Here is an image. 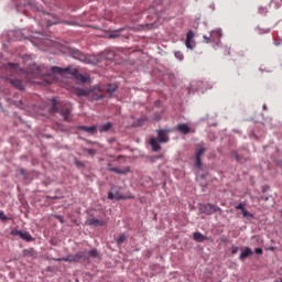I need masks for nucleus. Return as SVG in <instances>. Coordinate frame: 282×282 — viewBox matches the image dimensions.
Masks as SVG:
<instances>
[{"label":"nucleus","mask_w":282,"mask_h":282,"mask_svg":"<svg viewBox=\"0 0 282 282\" xmlns=\"http://www.w3.org/2000/svg\"><path fill=\"white\" fill-rule=\"evenodd\" d=\"M158 141L161 143L169 142V137L166 135V132L164 130H158Z\"/></svg>","instance_id":"nucleus-12"},{"label":"nucleus","mask_w":282,"mask_h":282,"mask_svg":"<svg viewBox=\"0 0 282 282\" xmlns=\"http://www.w3.org/2000/svg\"><path fill=\"white\" fill-rule=\"evenodd\" d=\"M118 89V85L116 84H108L105 88V90L107 91V94H110V96L112 94H115V91Z\"/></svg>","instance_id":"nucleus-17"},{"label":"nucleus","mask_w":282,"mask_h":282,"mask_svg":"<svg viewBox=\"0 0 282 282\" xmlns=\"http://www.w3.org/2000/svg\"><path fill=\"white\" fill-rule=\"evenodd\" d=\"M195 39V33L193 31H188L186 35V41H193Z\"/></svg>","instance_id":"nucleus-28"},{"label":"nucleus","mask_w":282,"mask_h":282,"mask_svg":"<svg viewBox=\"0 0 282 282\" xmlns=\"http://www.w3.org/2000/svg\"><path fill=\"white\" fill-rule=\"evenodd\" d=\"M75 94H76V96H89V91L88 90H85V89H82V88H77L76 90H75Z\"/></svg>","instance_id":"nucleus-25"},{"label":"nucleus","mask_w":282,"mask_h":282,"mask_svg":"<svg viewBox=\"0 0 282 282\" xmlns=\"http://www.w3.org/2000/svg\"><path fill=\"white\" fill-rule=\"evenodd\" d=\"M56 261H66L68 263H91L89 256H87V252L85 251H79L76 254L58 258Z\"/></svg>","instance_id":"nucleus-1"},{"label":"nucleus","mask_w":282,"mask_h":282,"mask_svg":"<svg viewBox=\"0 0 282 282\" xmlns=\"http://www.w3.org/2000/svg\"><path fill=\"white\" fill-rule=\"evenodd\" d=\"M23 254H30V251L29 250H24Z\"/></svg>","instance_id":"nucleus-42"},{"label":"nucleus","mask_w":282,"mask_h":282,"mask_svg":"<svg viewBox=\"0 0 282 282\" xmlns=\"http://www.w3.org/2000/svg\"><path fill=\"white\" fill-rule=\"evenodd\" d=\"M147 28H153V24H147Z\"/></svg>","instance_id":"nucleus-45"},{"label":"nucleus","mask_w":282,"mask_h":282,"mask_svg":"<svg viewBox=\"0 0 282 282\" xmlns=\"http://www.w3.org/2000/svg\"><path fill=\"white\" fill-rule=\"evenodd\" d=\"M20 174L21 175H25V170L24 169H20Z\"/></svg>","instance_id":"nucleus-40"},{"label":"nucleus","mask_w":282,"mask_h":282,"mask_svg":"<svg viewBox=\"0 0 282 282\" xmlns=\"http://www.w3.org/2000/svg\"><path fill=\"white\" fill-rule=\"evenodd\" d=\"M112 39H116V36H118V34H112L110 35Z\"/></svg>","instance_id":"nucleus-44"},{"label":"nucleus","mask_w":282,"mask_h":282,"mask_svg":"<svg viewBox=\"0 0 282 282\" xmlns=\"http://www.w3.org/2000/svg\"><path fill=\"white\" fill-rule=\"evenodd\" d=\"M242 216H243V217H252V214H250V212H248V210L245 209V210L242 212Z\"/></svg>","instance_id":"nucleus-34"},{"label":"nucleus","mask_w":282,"mask_h":282,"mask_svg":"<svg viewBox=\"0 0 282 282\" xmlns=\"http://www.w3.org/2000/svg\"><path fill=\"white\" fill-rule=\"evenodd\" d=\"M254 252H256V254H263V249L257 248V249L254 250Z\"/></svg>","instance_id":"nucleus-36"},{"label":"nucleus","mask_w":282,"mask_h":282,"mask_svg":"<svg viewBox=\"0 0 282 282\" xmlns=\"http://www.w3.org/2000/svg\"><path fill=\"white\" fill-rule=\"evenodd\" d=\"M20 237L24 241H32V236L28 231H20Z\"/></svg>","instance_id":"nucleus-22"},{"label":"nucleus","mask_w":282,"mask_h":282,"mask_svg":"<svg viewBox=\"0 0 282 282\" xmlns=\"http://www.w3.org/2000/svg\"><path fill=\"white\" fill-rule=\"evenodd\" d=\"M213 36H219V32L214 31L212 32L210 36L204 35V40L206 41V43H213Z\"/></svg>","instance_id":"nucleus-21"},{"label":"nucleus","mask_w":282,"mask_h":282,"mask_svg":"<svg viewBox=\"0 0 282 282\" xmlns=\"http://www.w3.org/2000/svg\"><path fill=\"white\" fill-rule=\"evenodd\" d=\"M248 257H252V249L247 247L240 254V261H246V259H248Z\"/></svg>","instance_id":"nucleus-14"},{"label":"nucleus","mask_w":282,"mask_h":282,"mask_svg":"<svg viewBox=\"0 0 282 282\" xmlns=\"http://www.w3.org/2000/svg\"><path fill=\"white\" fill-rule=\"evenodd\" d=\"M194 241H197L198 243H202L208 239L206 236H204L202 232H194L193 234Z\"/></svg>","instance_id":"nucleus-13"},{"label":"nucleus","mask_w":282,"mask_h":282,"mask_svg":"<svg viewBox=\"0 0 282 282\" xmlns=\"http://www.w3.org/2000/svg\"><path fill=\"white\" fill-rule=\"evenodd\" d=\"M78 129H80V131H85L86 133H89L90 135H94V133H96L98 127H96V126H91V127L80 126V127H78Z\"/></svg>","instance_id":"nucleus-10"},{"label":"nucleus","mask_w":282,"mask_h":282,"mask_svg":"<svg viewBox=\"0 0 282 282\" xmlns=\"http://www.w3.org/2000/svg\"><path fill=\"white\" fill-rule=\"evenodd\" d=\"M4 69L6 72H8V76L9 74H13V72H17L19 69V64L8 63L7 65H4Z\"/></svg>","instance_id":"nucleus-9"},{"label":"nucleus","mask_w":282,"mask_h":282,"mask_svg":"<svg viewBox=\"0 0 282 282\" xmlns=\"http://www.w3.org/2000/svg\"><path fill=\"white\" fill-rule=\"evenodd\" d=\"M88 155H96V150L95 149H87L86 150Z\"/></svg>","instance_id":"nucleus-31"},{"label":"nucleus","mask_w":282,"mask_h":282,"mask_svg":"<svg viewBox=\"0 0 282 282\" xmlns=\"http://www.w3.org/2000/svg\"><path fill=\"white\" fill-rule=\"evenodd\" d=\"M11 235H13V237H17V235L20 237L21 231L18 230V229H13V230L11 231Z\"/></svg>","instance_id":"nucleus-32"},{"label":"nucleus","mask_w":282,"mask_h":282,"mask_svg":"<svg viewBox=\"0 0 282 282\" xmlns=\"http://www.w3.org/2000/svg\"><path fill=\"white\" fill-rule=\"evenodd\" d=\"M0 219L2 221H7L8 220V217H6V214L3 212H0Z\"/></svg>","instance_id":"nucleus-33"},{"label":"nucleus","mask_w":282,"mask_h":282,"mask_svg":"<svg viewBox=\"0 0 282 282\" xmlns=\"http://www.w3.org/2000/svg\"><path fill=\"white\" fill-rule=\"evenodd\" d=\"M74 75H75V78L77 80H79V83H87V80H89V75L78 74V73H76V70H75Z\"/></svg>","instance_id":"nucleus-16"},{"label":"nucleus","mask_w":282,"mask_h":282,"mask_svg":"<svg viewBox=\"0 0 282 282\" xmlns=\"http://www.w3.org/2000/svg\"><path fill=\"white\" fill-rule=\"evenodd\" d=\"M176 131H178L180 133H183L184 135H187V133H191V127H188V124L186 123H180L176 127Z\"/></svg>","instance_id":"nucleus-8"},{"label":"nucleus","mask_w":282,"mask_h":282,"mask_svg":"<svg viewBox=\"0 0 282 282\" xmlns=\"http://www.w3.org/2000/svg\"><path fill=\"white\" fill-rule=\"evenodd\" d=\"M199 213H203L204 215H213V213H221V208L217 205L207 203L200 205Z\"/></svg>","instance_id":"nucleus-3"},{"label":"nucleus","mask_w":282,"mask_h":282,"mask_svg":"<svg viewBox=\"0 0 282 282\" xmlns=\"http://www.w3.org/2000/svg\"><path fill=\"white\" fill-rule=\"evenodd\" d=\"M88 257H90L91 259H98V261H100V253L98 252V249H91L88 252Z\"/></svg>","instance_id":"nucleus-18"},{"label":"nucleus","mask_w":282,"mask_h":282,"mask_svg":"<svg viewBox=\"0 0 282 282\" xmlns=\"http://www.w3.org/2000/svg\"><path fill=\"white\" fill-rule=\"evenodd\" d=\"M35 68H36L35 76H43V74H44L46 76V78L54 76V74H65V73L69 72V67L61 68L58 66H52L46 72H44L43 67H41V66H35Z\"/></svg>","instance_id":"nucleus-2"},{"label":"nucleus","mask_w":282,"mask_h":282,"mask_svg":"<svg viewBox=\"0 0 282 282\" xmlns=\"http://www.w3.org/2000/svg\"><path fill=\"white\" fill-rule=\"evenodd\" d=\"M65 25H76L74 21H64Z\"/></svg>","instance_id":"nucleus-37"},{"label":"nucleus","mask_w":282,"mask_h":282,"mask_svg":"<svg viewBox=\"0 0 282 282\" xmlns=\"http://www.w3.org/2000/svg\"><path fill=\"white\" fill-rule=\"evenodd\" d=\"M150 147H152V151L158 152L162 147L160 145V142L155 138H151L149 141Z\"/></svg>","instance_id":"nucleus-11"},{"label":"nucleus","mask_w":282,"mask_h":282,"mask_svg":"<svg viewBox=\"0 0 282 282\" xmlns=\"http://www.w3.org/2000/svg\"><path fill=\"white\" fill-rule=\"evenodd\" d=\"M7 76L8 75H6L4 78H7L8 83H10L12 87H15V89H19V91H23V89H25V86H23V82L21 79H12Z\"/></svg>","instance_id":"nucleus-5"},{"label":"nucleus","mask_w":282,"mask_h":282,"mask_svg":"<svg viewBox=\"0 0 282 282\" xmlns=\"http://www.w3.org/2000/svg\"><path fill=\"white\" fill-rule=\"evenodd\" d=\"M237 210H242L245 212L246 210V205H243V203H240L236 206Z\"/></svg>","instance_id":"nucleus-30"},{"label":"nucleus","mask_w":282,"mask_h":282,"mask_svg":"<svg viewBox=\"0 0 282 282\" xmlns=\"http://www.w3.org/2000/svg\"><path fill=\"white\" fill-rule=\"evenodd\" d=\"M58 104L56 102V99H52V107H51V113H58L61 110L58 109Z\"/></svg>","instance_id":"nucleus-20"},{"label":"nucleus","mask_w":282,"mask_h":282,"mask_svg":"<svg viewBox=\"0 0 282 282\" xmlns=\"http://www.w3.org/2000/svg\"><path fill=\"white\" fill-rule=\"evenodd\" d=\"M236 160H237V162H239V155H237V154H236Z\"/></svg>","instance_id":"nucleus-46"},{"label":"nucleus","mask_w":282,"mask_h":282,"mask_svg":"<svg viewBox=\"0 0 282 282\" xmlns=\"http://www.w3.org/2000/svg\"><path fill=\"white\" fill-rule=\"evenodd\" d=\"M185 45H186L187 50H193V41L186 40Z\"/></svg>","instance_id":"nucleus-29"},{"label":"nucleus","mask_w":282,"mask_h":282,"mask_svg":"<svg viewBox=\"0 0 282 282\" xmlns=\"http://www.w3.org/2000/svg\"><path fill=\"white\" fill-rule=\"evenodd\" d=\"M55 243V241L54 240H52V245H54Z\"/></svg>","instance_id":"nucleus-48"},{"label":"nucleus","mask_w":282,"mask_h":282,"mask_svg":"<svg viewBox=\"0 0 282 282\" xmlns=\"http://www.w3.org/2000/svg\"><path fill=\"white\" fill-rule=\"evenodd\" d=\"M174 56H175V58H177L178 61H184V54H183L182 52H180V51H176V52L174 53Z\"/></svg>","instance_id":"nucleus-26"},{"label":"nucleus","mask_w":282,"mask_h":282,"mask_svg":"<svg viewBox=\"0 0 282 282\" xmlns=\"http://www.w3.org/2000/svg\"><path fill=\"white\" fill-rule=\"evenodd\" d=\"M70 54H72L73 58H76L77 61H80L82 63H89V58L85 55V53H83L76 48H72Z\"/></svg>","instance_id":"nucleus-4"},{"label":"nucleus","mask_w":282,"mask_h":282,"mask_svg":"<svg viewBox=\"0 0 282 282\" xmlns=\"http://www.w3.org/2000/svg\"><path fill=\"white\" fill-rule=\"evenodd\" d=\"M90 98H91V100H102V98H105V95L102 93L98 94V93L94 91V93H91Z\"/></svg>","instance_id":"nucleus-19"},{"label":"nucleus","mask_w":282,"mask_h":282,"mask_svg":"<svg viewBox=\"0 0 282 282\" xmlns=\"http://www.w3.org/2000/svg\"><path fill=\"white\" fill-rule=\"evenodd\" d=\"M280 282H282V279L280 280Z\"/></svg>","instance_id":"nucleus-49"},{"label":"nucleus","mask_w":282,"mask_h":282,"mask_svg":"<svg viewBox=\"0 0 282 282\" xmlns=\"http://www.w3.org/2000/svg\"><path fill=\"white\" fill-rule=\"evenodd\" d=\"M109 129H111V122H107L99 127L100 133H105V132L109 131Z\"/></svg>","instance_id":"nucleus-23"},{"label":"nucleus","mask_w":282,"mask_h":282,"mask_svg":"<svg viewBox=\"0 0 282 282\" xmlns=\"http://www.w3.org/2000/svg\"><path fill=\"white\" fill-rule=\"evenodd\" d=\"M56 219H58V221H61V224H65V220L63 219V216H56Z\"/></svg>","instance_id":"nucleus-38"},{"label":"nucleus","mask_w":282,"mask_h":282,"mask_svg":"<svg viewBox=\"0 0 282 282\" xmlns=\"http://www.w3.org/2000/svg\"><path fill=\"white\" fill-rule=\"evenodd\" d=\"M59 111H61V115L63 116L65 122H69L70 121L69 113H72V106L69 104H67Z\"/></svg>","instance_id":"nucleus-6"},{"label":"nucleus","mask_w":282,"mask_h":282,"mask_svg":"<svg viewBox=\"0 0 282 282\" xmlns=\"http://www.w3.org/2000/svg\"><path fill=\"white\" fill-rule=\"evenodd\" d=\"M105 224H107L105 220H100L96 218L88 219V226H105Z\"/></svg>","instance_id":"nucleus-15"},{"label":"nucleus","mask_w":282,"mask_h":282,"mask_svg":"<svg viewBox=\"0 0 282 282\" xmlns=\"http://www.w3.org/2000/svg\"><path fill=\"white\" fill-rule=\"evenodd\" d=\"M127 240V236L121 235L118 239H117V243L119 246H122V243H124V241Z\"/></svg>","instance_id":"nucleus-27"},{"label":"nucleus","mask_w":282,"mask_h":282,"mask_svg":"<svg viewBox=\"0 0 282 282\" xmlns=\"http://www.w3.org/2000/svg\"><path fill=\"white\" fill-rule=\"evenodd\" d=\"M109 171L117 173V175H124L127 173V170H121L120 167H110Z\"/></svg>","instance_id":"nucleus-24"},{"label":"nucleus","mask_w":282,"mask_h":282,"mask_svg":"<svg viewBox=\"0 0 282 282\" xmlns=\"http://www.w3.org/2000/svg\"><path fill=\"white\" fill-rule=\"evenodd\" d=\"M76 165H77V166H83V162L77 161V162H76Z\"/></svg>","instance_id":"nucleus-41"},{"label":"nucleus","mask_w":282,"mask_h":282,"mask_svg":"<svg viewBox=\"0 0 282 282\" xmlns=\"http://www.w3.org/2000/svg\"><path fill=\"white\" fill-rule=\"evenodd\" d=\"M261 199H264V202H268V197L262 196Z\"/></svg>","instance_id":"nucleus-43"},{"label":"nucleus","mask_w":282,"mask_h":282,"mask_svg":"<svg viewBox=\"0 0 282 282\" xmlns=\"http://www.w3.org/2000/svg\"><path fill=\"white\" fill-rule=\"evenodd\" d=\"M116 196L113 195V193L109 192L108 194V199H113Z\"/></svg>","instance_id":"nucleus-39"},{"label":"nucleus","mask_w":282,"mask_h":282,"mask_svg":"<svg viewBox=\"0 0 282 282\" xmlns=\"http://www.w3.org/2000/svg\"><path fill=\"white\" fill-rule=\"evenodd\" d=\"M55 243V241L54 240H52V245H54Z\"/></svg>","instance_id":"nucleus-47"},{"label":"nucleus","mask_w":282,"mask_h":282,"mask_svg":"<svg viewBox=\"0 0 282 282\" xmlns=\"http://www.w3.org/2000/svg\"><path fill=\"white\" fill-rule=\"evenodd\" d=\"M239 252V247H232L231 254H237Z\"/></svg>","instance_id":"nucleus-35"},{"label":"nucleus","mask_w":282,"mask_h":282,"mask_svg":"<svg viewBox=\"0 0 282 282\" xmlns=\"http://www.w3.org/2000/svg\"><path fill=\"white\" fill-rule=\"evenodd\" d=\"M204 153H206L205 148H199L196 151L195 158H196V169H202V155H204Z\"/></svg>","instance_id":"nucleus-7"}]
</instances>
